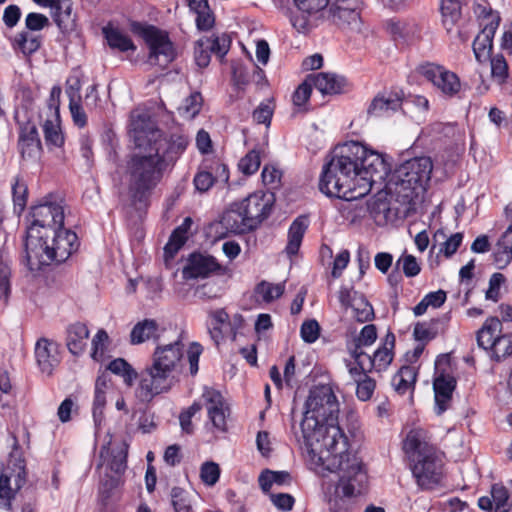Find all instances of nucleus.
<instances>
[{
    "label": "nucleus",
    "instance_id": "nucleus-29",
    "mask_svg": "<svg viewBox=\"0 0 512 512\" xmlns=\"http://www.w3.org/2000/svg\"><path fill=\"white\" fill-rule=\"evenodd\" d=\"M102 33L111 49L118 50L120 52L136 50V46L130 37L124 34L119 28L108 24L103 27Z\"/></svg>",
    "mask_w": 512,
    "mask_h": 512
},
{
    "label": "nucleus",
    "instance_id": "nucleus-59",
    "mask_svg": "<svg viewBox=\"0 0 512 512\" xmlns=\"http://www.w3.org/2000/svg\"><path fill=\"white\" fill-rule=\"evenodd\" d=\"M202 409V405L194 402L188 409L183 411L179 416L181 428L184 432L190 434L193 432L192 417Z\"/></svg>",
    "mask_w": 512,
    "mask_h": 512
},
{
    "label": "nucleus",
    "instance_id": "nucleus-55",
    "mask_svg": "<svg viewBox=\"0 0 512 512\" xmlns=\"http://www.w3.org/2000/svg\"><path fill=\"white\" fill-rule=\"evenodd\" d=\"M108 341L109 336L107 332L103 329H100L92 340L93 352L91 356L94 360L98 361L103 357Z\"/></svg>",
    "mask_w": 512,
    "mask_h": 512
},
{
    "label": "nucleus",
    "instance_id": "nucleus-28",
    "mask_svg": "<svg viewBox=\"0 0 512 512\" xmlns=\"http://www.w3.org/2000/svg\"><path fill=\"white\" fill-rule=\"evenodd\" d=\"M313 86L322 94H337L342 91L344 78L327 72H321L309 77Z\"/></svg>",
    "mask_w": 512,
    "mask_h": 512
},
{
    "label": "nucleus",
    "instance_id": "nucleus-41",
    "mask_svg": "<svg viewBox=\"0 0 512 512\" xmlns=\"http://www.w3.org/2000/svg\"><path fill=\"white\" fill-rule=\"evenodd\" d=\"M438 320L419 322L414 326L413 335L417 341L428 342L438 334Z\"/></svg>",
    "mask_w": 512,
    "mask_h": 512
},
{
    "label": "nucleus",
    "instance_id": "nucleus-10",
    "mask_svg": "<svg viewBox=\"0 0 512 512\" xmlns=\"http://www.w3.org/2000/svg\"><path fill=\"white\" fill-rule=\"evenodd\" d=\"M433 163L430 157H415L402 163L394 172L391 182L403 198L412 199L418 190L424 191L431 178Z\"/></svg>",
    "mask_w": 512,
    "mask_h": 512
},
{
    "label": "nucleus",
    "instance_id": "nucleus-33",
    "mask_svg": "<svg viewBox=\"0 0 512 512\" xmlns=\"http://www.w3.org/2000/svg\"><path fill=\"white\" fill-rule=\"evenodd\" d=\"M41 43L42 38L40 35L30 31H22L15 36L12 46L14 50L20 51L25 56H29L40 48Z\"/></svg>",
    "mask_w": 512,
    "mask_h": 512
},
{
    "label": "nucleus",
    "instance_id": "nucleus-64",
    "mask_svg": "<svg viewBox=\"0 0 512 512\" xmlns=\"http://www.w3.org/2000/svg\"><path fill=\"white\" fill-rule=\"evenodd\" d=\"M270 501L273 505L284 512L291 511L294 506V498L287 493H270Z\"/></svg>",
    "mask_w": 512,
    "mask_h": 512
},
{
    "label": "nucleus",
    "instance_id": "nucleus-19",
    "mask_svg": "<svg viewBox=\"0 0 512 512\" xmlns=\"http://www.w3.org/2000/svg\"><path fill=\"white\" fill-rule=\"evenodd\" d=\"M456 380L452 375L440 373L433 382L435 413L442 415L451 407Z\"/></svg>",
    "mask_w": 512,
    "mask_h": 512
},
{
    "label": "nucleus",
    "instance_id": "nucleus-23",
    "mask_svg": "<svg viewBox=\"0 0 512 512\" xmlns=\"http://www.w3.org/2000/svg\"><path fill=\"white\" fill-rule=\"evenodd\" d=\"M478 507L484 511L509 512V492L501 484H494L491 487V497L482 496L478 499Z\"/></svg>",
    "mask_w": 512,
    "mask_h": 512
},
{
    "label": "nucleus",
    "instance_id": "nucleus-12",
    "mask_svg": "<svg viewBox=\"0 0 512 512\" xmlns=\"http://www.w3.org/2000/svg\"><path fill=\"white\" fill-rule=\"evenodd\" d=\"M132 30L143 37L149 47V61L157 62L160 57L165 63L172 62L176 57V52L168 34L152 25H143L134 22L131 25Z\"/></svg>",
    "mask_w": 512,
    "mask_h": 512
},
{
    "label": "nucleus",
    "instance_id": "nucleus-39",
    "mask_svg": "<svg viewBox=\"0 0 512 512\" xmlns=\"http://www.w3.org/2000/svg\"><path fill=\"white\" fill-rule=\"evenodd\" d=\"M285 291L284 283L273 284L267 281H261L255 287V294L266 303H270L282 296Z\"/></svg>",
    "mask_w": 512,
    "mask_h": 512
},
{
    "label": "nucleus",
    "instance_id": "nucleus-14",
    "mask_svg": "<svg viewBox=\"0 0 512 512\" xmlns=\"http://www.w3.org/2000/svg\"><path fill=\"white\" fill-rule=\"evenodd\" d=\"M202 407L207 410L208 419L212 426L218 431L224 432L227 429L226 419L229 415V407L223 395L216 389L205 387L201 395Z\"/></svg>",
    "mask_w": 512,
    "mask_h": 512
},
{
    "label": "nucleus",
    "instance_id": "nucleus-7",
    "mask_svg": "<svg viewBox=\"0 0 512 512\" xmlns=\"http://www.w3.org/2000/svg\"><path fill=\"white\" fill-rule=\"evenodd\" d=\"M40 243L41 248L35 252L25 248V265L31 272L51 262H65L79 247L76 233L64 227L50 232V237L42 238Z\"/></svg>",
    "mask_w": 512,
    "mask_h": 512
},
{
    "label": "nucleus",
    "instance_id": "nucleus-8",
    "mask_svg": "<svg viewBox=\"0 0 512 512\" xmlns=\"http://www.w3.org/2000/svg\"><path fill=\"white\" fill-rule=\"evenodd\" d=\"M131 134L137 148L144 147L147 141L167 166L188 144V139L182 135H173L170 139L163 137L162 132L146 116H133Z\"/></svg>",
    "mask_w": 512,
    "mask_h": 512
},
{
    "label": "nucleus",
    "instance_id": "nucleus-54",
    "mask_svg": "<svg viewBox=\"0 0 512 512\" xmlns=\"http://www.w3.org/2000/svg\"><path fill=\"white\" fill-rule=\"evenodd\" d=\"M505 282V277L501 273H494L489 279V287L485 292V298L493 302L500 299V288Z\"/></svg>",
    "mask_w": 512,
    "mask_h": 512
},
{
    "label": "nucleus",
    "instance_id": "nucleus-21",
    "mask_svg": "<svg viewBox=\"0 0 512 512\" xmlns=\"http://www.w3.org/2000/svg\"><path fill=\"white\" fill-rule=\"evenodd\" d=\"M18 147L22 158L28 160H36L39 158L42 146L38 130L34 124L27 123L21 127Z\"/></svg>",
    "mask_w": 512,
    "mask_h": 512
},
{
    "label": "nucleus",
    "instance_id": "nucleus-48",
    "mask_svg": "<svg viewBox=\"0 0 512 512\" xmlns=\"http://www.w3.org/2000/svg\"><path fill=\"white\" fill-rule=\"evenodd\" d=\"M202 96L199 92L192 93L184 100L183 105L180 107L181 113L188 119L194 118L202 107Z\"/></svg>",
    "mask_w": 512,
    "mask_h": 512
},
{
    "label": "nucleus",
    "instance_id": "nucleus-5",
    "mask_svg": "<svg viewBox=\"0 0 512 512\" xmlns=\"http://www.w3.org/2000/svg\"><path fill=\"white\" fill-rule=\"evenodd\" d=\"M404 448L407 453H411L413 462L411 470L417 485L423 490H430L437 486L442 478L443 463L434 447L422 439L419 431L412 430L404 441Z\"/></svg>",
    "mask_w": 512,
    "mask_h": 512
},
{
    "label": "nucleus",
    "instance_id": "nucleus-24",
    "mask_svg": "<svg viewBox=\"0 0 512 512\" xmlns=\"http://www.w3.org/2000/svg\"><path fill=\"white\" fill-rule=\"evenodd\" d=\"M402 99L396 93H382L374 97L368 107V114L374 117L390 116L401 108Z\"/></svg>",
    "mask_w": 512,
    "mask_h": 512
},
{
    "label": "nucleus",
    "instance_id": "nucleus-6",
    "mask_svg": "<svg viewBox=\"0 0 512 512\" xmlns=\"http://www.w3.org/2000/svg\"><path fill=\"white\" fill-rule=\"evenodd\" d=\"M66 204L57 194H48L39 204L32 208V222L27 230L25 248L35 252L40 247V240L49 238L50 232L64 227Z\"/></svg>",
    "mask_w": 512,
    "mask_h": 512
},
{
    "label": "nucleus",
    "instance_id": "nucleus-37",
    "mask_svg": "<svg viewBox=\"0 0 512 512\" xmlns=\"http://www.w3.org/2000/svg\"><path fill=\"white\" fill-rule=\"evenodd\" d=\"M498 264L507 265L512 260V221L497 243V250L494 254Z\"/></svg>",
    "mask_w": 512,
    "mask_h": 512
},
{
    "label": "nucleus",
    "instance_id": "nucleus-38",
    "mask_svg": "<svg viewBox=\"0 0 512 512\" xmlns=\"http://www.w3.org/2000/svg\"><path fill=\"white\" fill-rule=\"evenodd\" d=\"M108 370L113 374L121 376L124 383L128 386H132L135 379L138 377L135 369L123 358H117L111 361L108 365Z\"/></svg>",
    "mask_w": 512,
    "mask_h": 512
},
{
    "label": "nucleus",
    "instance_id": "nucleus-3",
    "mask_svg": "<svg viewBox=\"0 0 512 512\" xmlns=\"http://www.w3.org/2000/svg\"><path fill=\"white\" fill-rule=\"evenodd\" d=\"M183 356L184 344L180 338L169 344L158 345L152 355V364L139 374L135 390L137 399L148 403L156 396L169 392L174 385L173 374L182 367Z\"/></svg>",
    "mask_w": 512,
    "mask_h": 512
},
{
    "label": "nucleus",
    "instance_id": "nucleus-34",
    "mask_svg": "<svg viewBox=\"0 0 512 512\" xmlns=\"http://www.w3.org/2000/svg\"><path fill=\"white\" fill-rule=\"evenodd\" d=\"M417 373L412 366H402L399 371L392 377V386L399 394H405L413 389L416 382Z\"/></svg>",
    "mask_w": 512,
    "mask_h": 512
},
{
    "label": "nucleus",
    "instance_id": "nucleus-52",
    "mask_svg": "<svg viewBox=\"0 0 512 512\" xmlns=\"http://www.w3.org/2000/svg\"><path fill=\"white\" fill-rule=\"evenodd\" d=\"M356 396L361 401H368L372 398L376 388V382L368 375L356 382Z\"/></svg>",
    "mask_w": 512,
    "mask_h": 512
},
{
    "label": "nucleus",
    "instance_id": "nucleus-43",
    "mask_svg": "<svg viewBox=\"0 0 512 512\" xmlns=\"http://www.w3.org/2000/svg\"><path fill=\"white\" fill-rule=\"evenodd\" d=\"M261 164L260 152L256 149L249 151L239 161V170L245 175H252L258 171Z\"/></svg>",
    "mask_w": 512,
    "mask_h": 512
},
{
    "label": "nucleus",
    "instance_id": "nucleus-60",
    "mask_svg": "<svg viewBox=\"0 0 512 512\" xmlns=\"http://www.w3.org/2000/svg\"><path fill=\"white\" fill-rule=\"evenodd\" d=\"M312 86L313 84L308 78L297 87L292 96V100L295 106L301 107L309 100L312 92Z\"/></svg>",
    "mask_w": 512,
    "mask_h": 512
},
{
    "label": "nucleus",
    "instance_id": "nucleus-16",
    "mask_svg": "<svg viewBox=\"0 0 512 512\" xmlns=\"http://www.w3.org/2000/svg\"><path fill=\"white\" fill-rule=\"evenodd\" d=\"M338 299L344 308H351L353 317L360 323L371 321L374 318L372 305L363 294L348 287H341Z\"/></svg>",
    "mask_w": 512,
    "mask_h": 512
},
{
    "label": "nucleus",
    "instance_id": "nucleus-1",
    "mask_svg": "<svg viewBox=\"0 0 512 512\" xmlns=\"http://www.w3.org/2000/svg\"><path fill=\"white\" fill-rule=\"evenodd\" d=\"M338 412L332 388L315 387L305 403L301 431L309 452L318 455L327 470L337 473L336 492L352 497L363 492L368 476L362 460L348 451V438L337 424Z\"/></svg>",
    "mask_w": 512,
    "mask_h": 512
},
{
    "label": "nucleus",
    "instance_id": "nucleus-56",
    "mask_svg": "<svg viewBox=\"0 0 512 512\" xmlns=\"http://www.w3.org/2000/svg\"><path fill=\"white\" fill-rule=\"evenodd\" d=\"M215 179L211 171L201 170L194 176L193 184L198 192L203 193L213 186Z\"/></svg>",
    "mask_w": 512,
    "mask_h": 512
},
{
    "label": "nucleus",
    "instance_id": "nucleus-17",
    "mask_svg": "<svg viewBox=\"0 0 512 512\" xmlns=\"http://www.w3.org/2000/svg\"><path fill=\"white\" fill-rule=\"evenodd\" d=\"M225 270L211 255L192 254L182 275L185 279L205 278L214 273L224 274Z\"/></svg>",
    "mask_w": 512,
    "mask_h": 512
},
{
    "label": "nucleus",
    "instance_id": "nucleus-32",
    "mask_svg": "<svg viewBox=\"0 0 512 512\" xmlns=\"http://www.w3.org/2000/svg\"><path fill=\"white\" fill-rule=\"evenodd\" d=\"M463 0H441L442 23L450 32L461 19Z\"/></svg>",
    "mask_w": 512,
    "mask_h": 512
},
{
    "label": "nucleus",
    "instance_id": "nucleus-20",
    "mask_svg": "<svg viewBox=\"0 0 512 512\" xmlns=\"http://www.w3.org/2000/svg\"><path fill=\"white\" fill-rule=\"evenodd\" d=\"M499 25V17L492 19L489 23L485 24L482 31L476 36L473 41V52L476 60L479 63L486 62L491 58L493 49V38Z\"/></svg>",
    "mask_w": 512,
    "mask_h": 512
},
{
    "label": "nucleus",
    "instance_id": "nucleus-46",
    "mask_svg": "<svg viewBox=\"0 0 512 512\" xmlns=\"http://www.w3.org/2000/svg\"><path fill=\"white\" fill-rule=\"evenodd\" d=\"M400 266L404 275L408 278L417 276L421 271V266L416 257L407 253H403L396 261V267L399 268Z\"/></svg>",
    "mask_w": 512,
    "mask_h": 512
},
{
    "label": "nucleus",
    "instance_id": "nucleus-26",
    "mask_svg": "<svg viewBox=\"0 0 512 512\" xmlns=\"http://www.w3.org/2000/svg\"><path fill=\"white\" fill-rule=\"evenodd\" d=\"M309 220L306 216H298L288 230V242L285 248L289 256L296 255L300 249L303 237L308 229Z\"/></svg>",
    "mask_w": 512,
    "mask_h": 512
},
{
    "label": "nucleus",
    "instance_id": "nucleus-62",
    "mask_svg": "<svg viewBox=\"0 0 512 512\" xmlns=\"http://www.w3.org/2000/svg\"><path fill=\"white\" fill-rule=\"evenodd\" d=\"M49 24V19L40 13H29L25 19V26L27 31L32 33L40 31Z\"/></svg>",
    "mask_w": 512,
    "mask_h": 512
},
{
    "label": "nucleus",
    "instance_id": "nucleus-2",
    "mask_svg": "<svg viewBox=\"0 0 512 512\" xmlns=\"http://www.w3.org/2000/svg\"><path fill=\"white\" fill-rule=\"evenodd\" d=\"M386 174L387 164L378 152L351 141L336 148L323 166L319 189L329 197L353 201L368 194Z\"/></svg>",
    "mask_w": 512,
    "mask_h": 512
},
{
    "label": "nucleus",
    "instance_id": "nucleus-11",
    "mask_svg": "<svg viewBox=\"0 0 512 512\" xmlns=\"http://www.w3.org/2000/svg\"><path fill=\"white\" fill-rule=\"evenodd\" d=\"M501 332V320L498 317H490L477 333L478 345L488 351L490 357L497 362L512 355V337Z\"/></svg>",
    "mask_w": 512,
    "mask_h": 512
},
{
    "label": "nucleus",
    "instance_id": "nucleus-9",
    "mask_svg": "<svg viewBox=\"0 0 512 512\" xmlns=\"http://www.w3.org/2000/svg\"><path fill=\"white\" fill-rule=\"evenodd\" d=\"M299 10L323 16L342 30L360 32L362 27L359 0H294Z\"/></svg>",
    "mask_w": 512,
    "mask_h": 512
},
{
    "label": "nucleus",
    "instance_id": "nucleus-47",
    "mask_svg": "<svg viewBox=\"0 0 512 512\" xmlns=\"http://www.w3.org/2000/svg\"><path fill=\"white\" fill-rule=\"evenodd\" d=\"M491 62V77L502 84L508 77V65L503 55H496L489 59Z\"/></svg>",
    "mask_w": 512,
    "mask_h": 512
},
{
    "label": "nucleus",
    "instance_id": "nucleus-13",
    "mask_svg": "<svg viewBox=\"0 0 512 512\" xmlns=\"http://www.w3.org/2000/svg\"><path fill=\"white\" fill-rule=\"evenodd\" d=\"M247 222L256 229L271 213L273 198L263 192L252 193L238 202Z\"/></svg>",
    "mask_w": 512,
    "mask_h": 512
},
{
    "label": "nucleus",
    "instance_id": "nucleus-18",
    "mask_svg": "<svg viewBox=\"0 0 512 512\" xmlns=\"http://www.w3.org/2000/svg\"><path fill=\"white\" fill-rule=\"evenodd\" d=\"M35 358L41 372L51 375L60 363L57 343L47 338L39 339L35 345Z\"/></svg>",
    "mask_w": 512,
    "mask_h": 512
},
{
    "label": "nucleus",
    "instance_id": "nucleus-61",
    "mask_svg": "<svg viewBox=\"0 0 512 512\" xmlns=\"http://www.w3.org/2000/svg\"><path fill=\"white\" fill-rule=\"evenodd\" d=\"M203 352L202 346L197 342H192L187 350V359L189 362V370L192 376L196 375L199 370V358Z\"/></svg>",
    "mask_w": 512,
    "mask_h": 512
},
{
    "label": "nucleus",
    "instance_id": "nucleus-49",
    "mask_svg": "<svg viewBox=\"0 0 512 512\" xmlns=\"http://www.w3.org/2000/svg\"><path fill=\"white\" fill-rule=\"evenodd\" d=\"M220 477V467L213 461L204 462L200 468V478L207 486H214Z\"/></svg>",
    "mask_w": 512,
    "mask_h": 512
},
{
    "label": "nucleus",
    "instance_id": "nucleus-45",
    "mask_svg": "<svg viewBox=\"0 0 512 512\" xmlns=\"http://www.w3.org/2000/svg\"><path fill=\"white\" fill-rule=\"evenodd\" d=\"M209 46V38L203 37L200 38L196 43L194 47V58L196 64L200 68H205L209 65L210 59H211V51Z\"/></svg>",
    "mask_w": 512,
    "mask_h": 512
},
{
    "label": "nucleus",
    "instance_id": "nucleus-44",
    "mask_svg": "<svg viewBox=\"0 0 512 512\" xmlns=\"http://www.w3.org/2000/svg\"><path fill=\"white\" fill-rule=\"evenodd\" d=\"M209 38V48L216 56L223 58L231 46V38L228 34L222 33Z\"/></svg>",
    "mask_w": 512,
    "mask_h": 512
},
{
    "label": "nucleus",
    "instance_id": "nucleus-42",
    "mask_svg": "<svg viewBox=\"0 0 512 512\" xmlns=\"http://www.w3.org/2000/svg\"><path fill=\"white\" fill-rule=\"evenodd\" d=\"M275 106L272 100L261 102L253 111L252 118L257 124H263L269 127L271 124L272 116Z\"/></svg>",
    "mask_w": 512,
    "mask_h": 512
},
{
    "label": "nucleus",
    "instance_id": "nucleus-57",
    "mask_svg": "<svg viewBox=\"0 0 512 512\" xmlns=\"http://www.w3.org/2000/svg\"><path fill=\"white\" fill-rule=\"evenodd\" d=\"M301 338L306 343H314L320 334V326L316 320L303 322L300 329Z\"/></svg>",
    "mask_w": 512,
    "mask_h": 512
},
{
    "label": "nucleus",
    "instance_id": "nucleus-25",
    "mask_svg": "<svg viewBox=\"0 0 512 512\" xmlns=\"http://www.w3.org/2000/svg\"><path fill=\"white\" fill-rule=\"evenodd\" d=\"M220 223L228 232L233 234H244L253 230L241 209H239L238 202L229 206L223 213Z\"/></svg>",
    "mask_w": 512,
    "mask_h": 512
},
{
    "label": "nucleus",
    "instance_id": "nucleus-40",
    "mask_svg": "<svg viewBox=\"0 0 512 512\" xmlns=\"http://www.w3.org/2000/svg\"><path fill=\"white\" fill-rule=\"evenodd\" d=\"M377 339V329L374 324L365 325L359 335L354 338L349 348H357L359 352H364L363 347L371 346Z\"/></svg>",
    "mask_w": 512,
    "mask_h": 512
},
{
    "label": "nucleus",
    "instance_id": "nucleus-63",
    "mask_svg": "<svg viewBox=\"0 0 512 512\" xmlns=\"http://www.w3.org/2000/svg\"><path fill=\"white\" fill-rule=\"evenodd\" d=\"M261 177L265 185L276 188L280 184L282 172L274 165H265Z\"/></svg>",
    "mask_w": 512,
    "mask_h": 512
},
{
    "label": "nucleus",
    "instance_id": "nucleus-27",
    "mask_svg": "<svg viewBox=\"0 0 512 512\" xmlns=\"http://www.w3.org/2000/svg\"><path fill=\"white\" fill-rule=\"evenodd\" d=\"M89 337V330L83 323L76 322L68 326L66 345L73 355H79L84 351Z\"/></svg>",
    "mask_w": 512,
    "mask_h": 512
},
{
    "label": "nucleus",
    "instance_id": "nucleus-31",
    "mask_svg": "<svg viewBox=\"0 0 512 512\" xmlns=\"http://www.w3.org/2000/svg\"><path fill=\"white\" fill-rule=\"evenodd\" d=\"M159 337V325L153 319H145L138 322L130 333V341L132 344H141L151 339Z\"/></svg>",
    "mask_w": 512,
    "mask_h": 512
},
{
    "label": "nucleus",
    "instance_id": "nucleus-35",
    "mask_svg": "<svg viewBox=\"0 0 512 512\" xmlns=\"http://www.w3.org/2000/svg\"><path fill=\"white\" fill-rule=\"evenodd\" d=\"M349 353L355 361V364L351 362L347 363V368L351 378L356 383L358 380L363 378V375H367L368 372H371L368 365V354L365 352H359L357 348H349Z\"/></svg>",
    "mask_w": 512,
    "mask_h": 512
},
{
    "label": "nucleus",
    "instance_id": "nucleus-30",
    "mask_svg": "<svg viewBox=\"0 0 512 512\" xmlns=\"http://www.w3.org/2000/svg\"><path fill=\"white\" fill-rule=\"evenodd\" d=\"M43 133L45 143L49 148H60L64 144V135L60 125V115L56 111L55 116H50L44 121Z\"/></svg>",
    "mask_w": 512,
    "mask_h": 512
},
{
    "label": "nucleus",
    "instance_id": "nucleus-4",
    "mask_svg": "<svg viewBox=\"0 0 512 512\" xmlns=\"http://www.w3.org/2000/svg\"><path fill=\"white\" fill-rule=\"evenodd\" d=\"M127 161L125 179L131 205L146 206L152 191L162 180L167 165L157 152L146 142Z\"/></svg>",
    "mask_w": 512,
    "mask_h": 512
},
{
    "label": "nucleus",
    "instance_id": "nucleus-15",
    "mask_svg": "<svg viewBox=\"0 0 512 512\" xmlns=\"http://www.w3.org/2000/svg\"><path fill=\"white\" fill-rule=\"evenodd\" d=\"M420 73L447 96L456 95L461 88L457 74L444 66L426 63L420 67Z\"/></svg>",
    "mask_w": 512,
    "mask_h": 512
},
{
    "label": "nucleus",
    "instance_id": "nucleus-22",
    "mask_svg": "<svg viewBox=\"0 0 512 512\" xmlns=\"http://www.w3.org/2000/svg\"><path fill=\"white\" fill-rule=\"evenodd\" d=\"M394 347L395 335L392 332H388L373 355L368 354L367 362L370 369L376 372L386 370L394 358Z\"/></svg>",
    "mask_w": 512,
    "mask_h": 512
},
{
    "label": "nucleus",
    "instance_id": "nucleus-36",
    "mask_svg": "<svg viewBox=\"0 0 512 512\" xmlns=\"http://www.w3.org/2000/svg\"><path fill=\"white\" fill-rule=\"evenodd\" d=\"M11 259L7 252L0 250V298L6 303L11 292Z\"/></svg>",
    "mask_w": 512,
    "mask_h": 512
},
{
    "label": "nucleus",
    "instance_id": "nucleus-50",
    "mask_svg": "<svg viewBox=\"0 0 512 512\" xmlns=\"http://www.w3.org/2000/svg\"><path fill=\"white\" fill-rule=\"evenodd\" d=\"M171 504L175 512H191L187 492L180 487H173L170 492Z\"/></svg>",
    "mask_w": 512,
    "mask_h": 512
},
{
    "label": "nucleus",
    "instance_id": "nucleus-51",
    "mask_svg": "<svg viewBox=\"0 0 512 512\" xmlns=\"http://www.w3.org/2000/svg\"><path fill=\"white\" fill-rule=\"evenodd\" d=\"M187 239L186 230L183 227H178L174 230L168 243L164 247V251L170 257H173L180 248L184 245Z\"/></svg>",
    "mask_w": 512,
    "mask_h": 512
},
{
    "label": "nucleus",
    "instance_id": "nucleus-58",
    "mask_svg": "<svg viewBox=\"0 0 512 512\" xmlns=\"http://www.w3.org/2000/svg\"><path fill=\"white\" fill-rule=\"evenodd\" d=\"M12 194L15 207H18L19 212L23 211L27 200L26 184L16 178L12 185Z\"/></svg>",
    "mask_w": 512,
    "mask_h": 512
},
{
    "label": "nucleus",
    "instance_id": "nucleus-53",
    "mask_svg": "<svg viewBox=\"0 0 512 512\" xmlns=\"http://www.w3.org/2000/svg\"><path fill=\"white\" fill-rule=\"evenodd\" d=\"M14 496L15 490L10 485V476L7 473L0 474V506L10 508Z\"/></svg>",
    "mask_w": 512,
    "mask_h": 512
}]
</instances>
